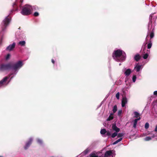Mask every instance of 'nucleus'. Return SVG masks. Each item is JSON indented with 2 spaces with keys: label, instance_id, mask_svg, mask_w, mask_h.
I'll return each mask as SVG.
<instances>
[{
  "label": "nucleus",
  "instance_id": "nucleus-3",
  "mask_svg": "<svg viewBox=\"0 0 157 157\" xmlns=\"http://www.w3.org/2000/svg\"><path fill=\"white\" fill-rule=\"evenodd\" d=\"M32 8L31 6L26 5L24 6L21 12L22 14L24 15H28L32 13Z\"/></svg>",
  "mask_w": 157,
  "mask_h": 157
},
{
  "label": "nucleus",
  "instance_id": "nucleus-22",
  "mask_svg": "<svg viewBox=\"0 0 157 157\" xmlns=\"http://www.w3.org/2000/svg\"><path fill=\"white\" fill-rule=\"evenodd\" d=\"M106 131L105 129H102L101 130L100 133L102 135H104L106 133Z\"/></svg>",
  "mask_w": 157,
  "mask_h": 157
},
{
  "label": "nucleus",
  "instance_id": "nucleus-14",
  "mask_svg": "<svg viewBox=\"0 0 157 157\" xmlns=\"http://www.w3.org/2000/svg\"><path fill=\"white\" fill-rule=\"evenodd\" d=\"M154 30H155V28L154 27H153L152 28V29L151 31V33L150 34V39H151L154 36Z\"/></svg>",
  "mask_w": 157,
  "mask_h": 157
},
{
  "label": "nucleus",
  "instance_id": "nucleus-34",
  "mask_svg": "<svg viewBox=\"0 0 157 157\" xmlns=\"http://www.w3.org/2000/svg\"><path fill=\"white\" fill-rule=\"evenodd\" d=\"M111 135L110 132L109 131H106V135L108 136H110Z\"/></svg>",
  "mask_w": 157,
  "mask_h": 157
},
{
  "label": "nucleus",
  "instance_id": "nucleus-23",
  "mask_svg": "<svg viewBox=\"0 0 157 157\" xmlns=\"http://www.w3.org/2000/svg\"><path fill=\"white\" fill-rule=\"evenodd\" d=\"M117 110V105H115L113 108V113H115Z\"/></svg>",
  "mask_w": 157,
  "mask_h": 157
},
{
  "label": "nucleus",
  "instance_id": "nucleus-18",
  "mask_svg": "<svg viewBox=\"0 0 157 157\" xmlns=\"http://www.w3.org/2000/svg\"><path fill=\"white\" fill-rule=\"evenodd\" d=\"M141 66L137 65L135 67V69L137 72H139L141 68Z\"/></svg>",
  "mask_w": 157,
  "mask_h": 157
},
{
  "label": "nucleus",
  "instance_id": "nucleus-27",
  "mask_svg": "<svg viewBox=\"0 0 157 157\" xmlns=\"http://www.w3.org/2000/svg\"><path fill=\"white\" fill-rule=\"evenodd\" d=\"M124 135L123 133H119L117 134V137L119 138L122 137Z\"/></svg>",
  "mask_w": 157,
  "mask_h": 157
},
{
  "label": "nucleus",
  "instance_id": "nucleus-37",
  "mask_svg": "<svg viewBox=\"0 0 157 157\" xmlns=\"http://www.w3.org/2000/svg\"><path fill=\"white\" fill-rule=\"evenodd\" d=\"M10 56V54H8L6 56V59L7 60L9 58Z\"/></svg>",
  "mask_w": 157,
  "mask_h": 157
},
{
  "label": "nucleus",
  "instance_id": "nucleus-15",
  "mask_svg": "<svg viewBox=\"0 0 157 157\" xmlns=\"http://www.w3.org/2000/svg\"><path fill=\"white\" fill-rule=\"evenodd\" d=\"M141 57L139 54L135 55L134 57V59L136 61H138L140 59Z\"/></svg>",
  "mask_w": 157,
  "mask_h": 157
},
{
  "label": "nucleus",
  "instance_id": "nucleus-42",
  "mask_svg": "<svg viewBox=\"0 0 157 157\" xmlns=\"http://www.w3.org/2000/svg\"><path fill=\"white\" fill-rule=\"evenodd\" d=\"M122 138H121L119 139H118V140H117L118 141V142H119L121 141L122 140Z\"/></svg>",
  "mask_w": 157,
  "mask_h": 157
},
{
  "label": "nucleus",
  "instance_id": "nucleus-30",
  "mask_svg": "<svg viewBox=\"0 0 157 157\" xmlns=\"http://www.w3.org/2000/svg\"><path fill=\"white\" fill-rule=\"evenodd\" d=\"M90 150L88 149H86L83 152L84 154L85 155L87 154L89 151Z\"/></svg>",
  "mask_w": 157,
  "mask_h": 157
},
{
  "label": "nucleus",
  "instance_id": "nucleus-38",
  "mask_svg": "<svg viewBox=\"0 0 157 157\" xmlns=\"http://www.w3.org/2000/svg\"><path fill=\"white\" fill-rule=\"evenodd\" d=\"M35 16H37L39 15V13L38 12H36L34 14Z\"/></svg>",
  "mask_w": 157,
  "mask_h": 157
},
{
  "label": "nucleus",
  "instance_id": "nucleus-46",
  "mask_svg": "<svg viewBox=\"0 0 157 157\" xmlns=\"http://www.w3.org/2000/svg\"><path fill=\"white\" fill-rule=\"evenodd\" d=\"M0 157H3L2 156H0Z\"/></svg>",
  "mask_w": 157,
  "mask_h": 157
},
{
  "label": "nucleus",
  "instance_id": "nucleus-20",
  "mask_svg": "<svg viewBox=\"0 0 157 157\" xmlns=\"http://www.w3.org/2000/svg\"><path fill=\"white\" fill-rule=\"evenodd\" d=\"M25 41H22L19 42L18 44L21 46H24L25 45Z\"/></svg>",
  "mask_w": 157,
  "mask_h": 157
},
{
  "label": "nucleus",
  "instance_id": "nucleus-39",
  "mask_svg": "<svg viewBox=\"0 0 157 157\" xmlns=\"http://www.w3.org/2000/svg\"><path fill=\"white\" fill-rule=\"evenodd\" d=\"M40 145H42L43 144V142L42 140H40Z\"/></svg>",
  "mask_w": 157,
  "mask_h": 157
},
{
  "label": "nucleus",
  "instance_id": "nucleus-11",
  "mask_svg": "<svg viewBox=\"0 0 157 157\" xmlns=\"http://www.w3.org/2000/svg\"><path fill=\"white\" fill-rule=\"evenodd\" d=\"M132 71L130 69H127L124 72V74L127 76H128L131 73Z\"/></svg>",
  "mask_w": 157,
  "mask_h": 157
},
{
  "label": "nucleus",
  "instance_id": "nucleus-41",
  "mask_svg": "<svg viewBox=\"0 0 157 157\" xmlns=\"http://www.w3.org/2000/svg\"><path fill=\"white\" fill-rule=\"evenodd\" d=\"M154 95H157V91H155L154 92Z\"/></svg>",
  "mask_w": 157,
  "mask_h": 157
},
{
  "label": "nucleus",
  "instance_id": "nucleus-9",
  "mask_svg": "<svg viewBox=\"0 0 157 157\" xmlns=\"http://www.w3.org/2000/svg\"><path fill=\"white\" fill-rule=\"evenodd\" d=\"M13 9L11 10V13H12L14 11L17 10L18 7L16 2H15L13 3Z\"/></svg>",
  "mask_w": 157,
  "mask_h": 157
},
{
  "label": "nucleus",
  "instance_id": "nucleus-16",
  "mask_svg": "<svg viewBox=\"0 0 157 157\" xmlns=\"http://www.w3.org/2000/svg\"><path fill=\"white\" fill-rule=\"evenodd\" d=\"M155 13H154L153 14H151L150 15V17H149V21L148 23V25H152V17L153 16V15Z\"/></svg>",
  "mask_w": 157,
  "mask_h": 157
},
{
  "label": "nucleus",
  "instance_id": "nucleus-19",
  "mask_svg": "<svg viewBox=\"0 0 157 157\" xmlns=\"http://www.w3.org/2000/svg\"><path fill=\"white\" fill-rule=\"evenodd\" d=\"M134 114L135 115V117L137 118H139L140 117V114L137 112L135 111L134 112Z\"/></svg>",
  "mask_w": 157,
  "mask_h": 157
},
{
  "label": "nucleus",
  "instance_id": "nucleus-10",
  "mask_svg": "<svg viewBox=\"0 0 157 157\" xmlns=\"http://www.w3.org/2000/svg\"><path fill=\"white\" fill-rule=\"evenodd\" d=\"M112 128L116 132H118L120 131V128L117 127L116 124H113L112 125Z\"/></svg>",
  "mask_w": 157,
  "mask_h": 157
},
{
  "label": "nucleus",
  "instance_id": "nucleus-1",
  "mask_svg": "<svg viewBox=\"0 0 157 157\" xmlns=\"http://www.w3.org/2000/svg\"><path fill=\"white\" fill-rule=\"evenodd\" d=\"M22 65V62L21 61H19L17 63L13 64L11 63L2 64L0 65V70L3 71L12 69L16 71L18 69L21 68Z\"/></svg>",
  "mask_w": 157,
  "mask_h": 157
},
{
  "label": "nucleus",
  "instance_id": "nucleus-36",
  "mask_svg": "<svg viewBox=\"0 0 157 157\" xmlns=\"http://www.w3.org/2000/svg\"><path fill=\"white\" fill-rule=\"evenodd\" d=\"M122 113V110H120L118 111V116H120Z\"/></svg>",
  "mask_w": 157,
  "mask_h": 157
},
{
  "label": "nucleus",
  "instance_id": "nucleus-25",
  "mask_svg": "<svg viewBox=\"0 0 157 157\" xmlns=\"http://www.w3.org/2000/svg\"><path fill=\"white\" fill-rule=\"evenodd\" d=\"M152 25H148V31L149 32H150L151 31L152 29Z\"/></svg>",
  "mask_w": 157,
  "mask_h": 157
},
{
  "label": "nucleus",
  "instance_id": "nucleus-45",
  "mask_svg": "<svg viewBox=\"0 0 157 157\" xmlns=\"http://www.w3.org/2000/svg\"><path fill=\"white\" fill-rule=\"evenodd\" d=\"M23 0H20V2L21 3H22L23 2Z\"/></svg>",
  "mask_w": 157,
  "mask_h": 157
},
{
  "label": "nucleus",
  "instance_id": "nucleus-33",
  "mask_svg": "<svg viewBox=\"0 0 157 157\" xmlns=\"http://www.w3.org/2000/svg\"><path fill=\"white\" fill-rule=\"evenodd\" d=\"M136 75H133L132 77V81L133 82H135L136 81Z\"/></svg>",
  "mask_w": 157,
  "mask_h": 157
},
{
  "label": "nucleus",
  "instance_id": "nucleus-17",
  "mask_svg": "<svg viewBox=\"0 0 157 157\" xmlns=\"http://www.w3.org/2000/svg\"><path fill=\"white\" fill-rule=\"evenodd\" d=\"M113 113H111L110 115L109 116L108 118L107 119V121H110L111 120H112L113 118Z\"/></svg>",
  "mask_w": 157,
  "mask_h": 157
},
{
  "label": "nucleus",
  "instance_id": "nucleus-47",
  "mask_svg": "<svg viewBox=\"0 0 157 157\" xmlns=\"http://www.w3.org/2000/svg\"><path fill=\"white\" fill-rule=\"evenodd\" d=\"M13 75V74H11V75Z\"/></svg>",
  "mask_w": 157,
  "mask_h": 157
},
{
  "label": "nucleus",
  "instance_id": "nucleus-21",
  "mask_svg": "<svg viewBox=\"0 0 157 157\" xmlns=\"http://www.w3.org/2000/svg\"><path fill=\"white\" fill-rule=\"evenodd\" d=\"M152 45V43L151 42V40H149V42L147 45V48L149 49H150L151 48Z\"/></svg>",
  "mask_w": 157,
  "mask_h": 157
},
{
  "label": "nucleus",
  "instance_id": "nucleus-32",
  "mask_svg": "<svg viewBox=\"0 0 157 157\" xmlns=\"http://www.w3.org/2000/svg\"><path fill=\"white\" fill-rule=\"evenodd\" d=\"M119 96H120V93L119 92H118L116 94V97L117 99H119Z\"/></svg>",
  "mask_w": 157,
  "mask_h": 157
},
{
  "label": "nucleus",
  "instance_id": "nucleus-44",
  "mask_svg": "<svg viewBox=\"0 0 157 157\" xmlns=\"http://www.w3.org/2000/svg\"><path fill=\"white\" fill-rule=\"evenodd\" d=\"M52 62L53 64H54L55 62V61L53 59H52Z\"/></svg>",
  "mask_w": 157,
  "mask_h": 157
},
{
  "label": "nucleus",
  "instance_id": "nucleus-31",
  "mask_svg": "<svg viewBox=\"0 0 157 157\" xmlns=\"http://www.w3.org/2000/svg\"><path fill=\"white\" fill-rule=\"evenodd\" d=\"M149 127V124L148 123H146L145 125V128L147 129Z\"/></svg>",
  "mask_w": 157,
  "mask_h": 157
},
{
  "label": "nucleus",
  "instance_id": "nucleus-29",
  "mask_svg": "<svg viewBox=\"0 0 157 157\" xmlns=\"http://www.w3.org/2000/svg\"><path fill=\"white\" fill-rule=\"evenodd\" d=\"M148 56V54L147 53H146L145 54H144L143 56V58L144 59H147Z\"/></svg>",
  "mask_w": 157,
  "mask_h": 157
},
{
  "label": "nucleus",
  "instance_id": "nucleus-6",
  "mask_svg": "<svg viewBox=\"0 0 157 157\" xmlns=\"http://www.w3.org/2000/svg\"><path fill=\"white\" fill-rule=\"evenodd\" d=\"M16 46V44L15 42H13L12 44H10L6 48V50L9 51H12L15 48Z\"/></svg>",
  "mask_w": 157,
  "mask_h": 157
},
{
  "label": "nucleus",
  "instance_id": "nucleus-26",
  "mask_svg": "<svg viewBox=\"0 0 157 157\" xmlns=\"http://www.w3.org/2000/svg\"><path fill=\"white\" fill-rule=\"evenodd\" d=\"M117 135V132H114L111 135V137L114 138Z\"/></svg>",
  "mask_w": 157,
  "mask_h": 157
},
{
  "label": "nucleus",
  "instance_id": "nucleus-5",
  "mask_svg": "<svg viewBox=\"0 0 157 157\" xmlns=\"http://www.w3.org/2000/svg\"><path fill=\"white\" fill-rule=\"evenodd\" d=\"M32 139L31 138H29V140L26 142L25 145L24 147V148L25 150H27L29 148L32 143Z\"/></svg>",
  "mask_w": 157,
  "mask_h": 157
},
{
  "label": "nucleus",
  "instance_id": "nucleus-8",
  "mask_svg": "<svg viewBox=\"0 0 157 157\" xmlns=\"http://www.w3.org/2000/svg\"><path fill=\"white\" fill-rule=\"evenodd\" d=\"M127 98L126 97H124L123 98L122 102L121 105L122 107H124L125 106V105L127 103Z\"/></svg>",
  "mask_w": 157,
  "mask_h": 157
},
{
  "label": "nucleus",
  "instance_id": "nucleus-28",
  "mask_svg": "<svg viewBox=\"0 0 157 157\" xmlns=\"http://www.w3.org/2000/svg\"><path fill=\"white\" fill-rule=\"evenodd\" d=\"M144 140L146 141H149L151 140V138L150 136H147L145 138Z\"/></svg>",
  "mask_w": 157,
  "mask_h": 157
},
{
  "label": "nucleus",
  "instance_id": "nucleus-12",
  "mask_svg": "<svg viewBox=\"0 0 157 157\" xmlns=\"http://www.w3.org/2000/svg\"><path fill=\"white\" fill-rule=\"evenodd\" d=\"M8 78L9 77L7 76L5 77L2 80L0 81V85H2L3 84Z\"/></svg>",
  "mask_w": 157,
  "mask_h": 157
},
{
  "label": "nucleus",
  "instance_id": "nucleus-35",
  "mask_svg": "<svg viewBox=\"0 0 157 157\" xmlns=\"http://www.w3.org/2000/svg\"><path fill=\"white\" fill-rule=\"evenodd\" d=\"M147 44V43H146L144 45V46H143L142 48L143 49V52H144V53L145 52H144V51H145V50H146V46H145V45L146 44Z\"/></svg>",
  "mask_w": 157,
  "mask_h": 157
},
{
  "label": "nucleus",
  "instance_id": "nucleus-7",
  "mask_svg": "<svg viewBox=\"0 0 157 157\" xmlns=\"http://www.w3.org/2000/svg\"><path fill=\"white\" fill-rule=\"evenodd\" d=\"M113 150H110L107 151L105 153L104 156L105 157H108L110 156L112 154Z\"/></svg>",
  "mask_w": 157,
  "mask_h": 157
},
{
  "label": "nucleus",
  "instance_id": "nucleus-4",
  "mask_svg": "<svg viewBox=\"0 0 157 157\" xmlns=\"http://www.w3.org/2000/svg\"><path fill=\"white\" fill-rule=\"evenodd\" d=\"M11 19L10 17L8 16L6 17L5 19L3 20V25L5 28L9 24L10 21Z\"/></svg>",
  "mask_w": 157,
  "mask_h": 157
},
{
  "label": "nucleus",
  "instance_id": "nucleus-40",
  "mask_svg": "<svg viewBox=\"0 0 157 157\" xmlns=\"http://www.w3.org/2000/svg\"><path fill=\"white\" fill-rule=\"evenodd\" d=\"M118 143V142L117 140L113 143V145L116 144H117V143Z\"/></svg>",
  "mask_w": 157,
  "mask_h": 157
},
{
  "label": "nucleus",
  "instance_id": "nucleus-13",
  "mask_svg": "<svg viewBox=\"0 0 157 157\" xmlns=\"http://www.w3.org/2000/svg\"><path fill=\"white\" fill-rule=\"evenodd\" d=\"M140 117H139V118L136 119L134 120V123H133V127L135 128L136 127V125L137 124V122L138 121H139L140 120Z\"/></svg>",
  "mask_w": 157,
  "mask_h": 157
},
{
  "label": "nucleus",
  "instance_id": "nucleus-43",
  "mask_svg": "<svg viewBox=\"0 0 157 157\" xmlns=\"http://www.w3.org/2000/svg\"><path fill=\"white\" fill-rule=\"evenodd\" d=\"M155 131L156 132H157V125L156 126L155 129Z\"/></svg>",
  "mask_w": 157,
  "mask_h": 157
},
{
  "label": "nucleus",
  "instance_id": "nucleus-2",
  "mask_svg": "<svg viewBox=\"0 0 157 157\" xmlns=\"http://www.w3.org/2000/svg\"><path fill=\"white\" fill-rule=\"evenodd\" d=\"M112 57L117 61L122 62L125 60L126 56L124 52L120 49H118L114 51L112 54Z\"/></svg>",
  "mask_w": 157,
  "mask_h": 157
},
{
  "label": "nucleus",
  "instance_id": "nucleus-24",
  "mask_svg": "<svg viewBox=\"0 0 157 157\" xmlns=\"http://www.w3.org/2000/svg\"><path fill=\"white\" fill-rule=\"evenodd\" d=\"M90 157H98L95 153H92L90 155Z\"/></svg>",
  "mask_w": 157,
  "mask_h": 157
}]
</instances>
